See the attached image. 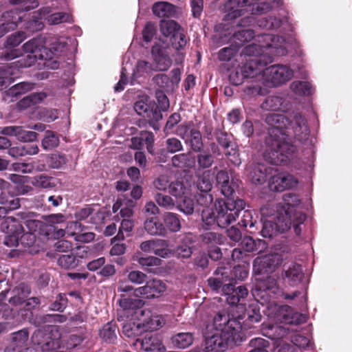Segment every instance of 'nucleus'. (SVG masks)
Returning <instances> with one entry per match:
<instances>
[{
	"mask_svg": "<svg viewBox=\"0 0 352 352\" xmlns=\"http://www.w3.org/2000/svg\"><path fill=\"white\" fill-rule=\"evenodd\" d=\"M245 206V201L240 199H228L227 201L216 200L214 207L217 213V225L220 228H226L236 220Z\"/></svg>",
	"mask_w": 352,
	"mask_h": 352,
	"instance_id": "nucleus-4",
	"label": "nucleus"
},
{
	"mask_svg": "<svg viewBox=\"0 0 352 352\" xmlns=\"http://www.w3.org/2000/svg\"><path fill=\"white\" fill-rule=\"evenodd\" d=\"M140 343L142 348L146 352L166 351V348L157 334H146Z\"/></svg>",
	"mask_w": 352,
	"mask_h": 352,
	"instance_id": "nucleus-24",
	"label": "nucleus"
},
{
	"mask_svg": "<svg viewBox=\"0 0 352 352\" xmlns=\"http://www.w3.org/2000/svg\"><path fill=\"white\" fill-rule=\"evenodd\" d=\"M47 21L50 25H57L61 23L71 22L72 16L68 13L57 12L49 15L47 17Z\"/></svg>",
	"mask_w": 352,
	"mask_h": 352,
	"instance_id": "nucleus-56",
	"label": "nucleus"
},
{
	"mask_svg": "<svg viewBox=\"0 0 352 352\" xmlns=\"http://www.w3.org/2000/svg\"><path fill=\"white\" fill-rule=\"evenodd\" d=\"M241 245L243 250L248 252H260L265 248L266 245L264 241H254L252 237H244L241 241Z\"/></svg>",
	"mask_w": 352,
	"mask_h": 352,
	"instance_id": "nucleus-36",
	"label": "nucleus"
},
{
	"mask_svg": "<svg viewBox=\"0 0 352 352\" xmlns=\"http://www.w3.org/2000/svg\"><path fill=\"white\" fill-rule=\"evenodd\" d=\"M135 261L142 266V267H148L159 266L162 263V260L155 256H137Z\"/></svg>",
	"mask_w": 352,
	"mask_h": 352,
	"instance_id": "nucleus-58",
	"label": "nucleus"
},
{
	"mask_svg": "<svg viewBox=\"0 0 352 352\" xmlns=\"http://www.w3.org/2000/svg\"><path fill=\"white\" fill-rule=\"evenodd\" d=\"M119 305L124 311L135 310L143 305V302L140 299L122 298L119 300Z\"/></svg>",
	"mask_w": 352,
	"mask_h": 352,
	"instance_id": "nucleus-54",
	"label": "nucleus"
},
{
	"mask_svg": "<svg viewBox=\"0 0 352 352\" xmlns=\"http://www.w3.org/2000/svg\"><path fill=\"white\" fill-rule=\"evenodd\" d=\"M140 248L144 252L154 254L162 258L168 257L170 254L166 241L163 239H155L143 241Z\"/></svg>",
	"mask_w": 352,
	"mask_h": 352,
	"instance_id": "nucleus-21",
	"label": "nucleus"
},
{
	"mask_svg": "<svg viewBox=\"0 0 352 352\" xmlns=\"http://www.w3.org/2000/svg\"><path fill=\"white\" fill-rule=\"evenodd\" d=\"M203 352H223L241 342V324L225 313H218L206 327Z\"/></svg>",
	"mask_w": 352,
	"mask_h": 352,
	"instance_id": "nucleus-3",
	"label": "nucleus"
},
{
	"mask_svg": "<svg viewBox=\"0 0 352 352\" xmlns=\"http://www.w3.org/2000/svg\"><path fill=\"white\" fill-rule=\"evenodd\" d=\"M171 340L175 347L186 349L192 344L194 336L191 333H179L173 336Z\"/></svg>",
	"mask_w": 352,
	"mask_h": 352,
	"instance_id": "nucleus-35",
	"label": "nucleus"
},
{
	"mask_svg": "<svg viewBox=\"0 0 352 352\" xmlns=\"http://www.w3.org/2000/svg\"><path fill=\"white\" fill-rule=\"evenodd\" d=\"M144 228L151 235H164L166 232L164 225L156 218L146 219L144 222Z\"/></svg>",
	"mask_w": 352,
	"mask_h": 352,
	"instance_id": "nucleus-37",
	"label": "nucleus"
},
{
	"mask_svg": "<svg viewBox=\"0 0 352 352\" xmlns=\"http://www.w3.org/2000/svg\"><path fill=\"white\" fill-rule=\"evenodd\" d=\"M134 226L133 221L130 219H124L118 230L117 235L111 239L112 243L115 241L124 240L126 236L130 235Z\"/></svg>",
	"mask_w": 352,
	"mask_h": 352,
	"instance_id": "nucleus-40",
	"label": "nucleus"
},
{
	"mask_svg": "<svg viewBox=\"0 0 352 352\" xmlns=\"http://www.w3.org/2000/svg\"><path fill=\"white\" fill-rule=\"evenodd\" d=\"M265 305L267 306L268 317L276 323L297 324L306 322L305 315L294 312L288 305H278L272 301Z\"/></svg>",
	"mask_w": 352,
	"mask_h": 352,
	"instance_id": "nucleus-6",
	"label": "nucleus"
},
{
	"mask_svg": "<svg viewBox=\"0 0 352 352\" xmlns=\"http://www.w3.org/2000/svg\"><path fill=\"white\" fill-rule=\"evenodd\" d=\"M303 272L301 266L292 263L285 272V279L292 286L297 285L303 278Z\"/></svg>",
	"mask_w": 352,
	"mask_h": 352,
	"instance_id": "nucleus-27",
	"label": "nucleus"
},
{
	"mask_svg": "<svg viewBox=\"0 0 352 352\" xmlns=\"http://www.w3.org/2000/svg\"><path fill=\"white\" fill-rule=\"evenodd\" d=\"M269 173L268 168L264 164H257L250 170V178L252 183L260 184L263 183Z\"/></svg>",
	"mask_w": 352,
	"mask_h": 352,
	"instance_id": "nucleus-31",
	"label": "nucleus"
},
{
	"mask_svg": "<svg viewBox=\"0 0 352 352\" xmlns=\"http://www.w3.org/2000/svg\"><path fill=\"white\" fill-rule=\"evenodd\" d=\"M166 290V285L162 280L153 278L146 281L145 285L135 289L134 296L152 299L160 297Z\"/></svg>",
	"mask_w": 352,
	"mask_h": 352,
	"instance_id": "nucleus-11",
	"label": "nucleus"
},
{
	"mask_svg": "<svg viewBox=\"0 0 352 352\" xmlns=\"http://www.w3.org/2000/svg\"><path fill=\"white\" fill-rule=\"evenodd\" d=\"M201 219L204 223V226H207L205 228L206 229H208V227L217 223V213L216 212L215 207L205 208L201 212Z\"/></svg>",
	"mask_w": 352,
	"mask_h": 352,
	"instance_id": "nucleus-47",
	"label": "nucleus"
},
{
	"mask_svg": "<svg viewBox=\"0 0 352 352\" xmlns=\"http://www.w3.org/2000/svg\"><path fill=\"white\" fill-rule=\"evenodd\" d=\"M175 252L179 257L188 258L192 254V240L190 236H185L182 243L178 245Z\"/></svg>",
	"mask_w": 352,
	"mask_h": 352,
	"instance_id": "nucleus-39",
	"label": "nucleus"
},
{
	"mask_svg": "<svg viewBox=\"0 0 352 352\" xmlns=\"http://www.w3.org/2000/svg\"><path fill=\"white\" fill-rule=\"evenodd\" d=\"M16 14L15 11H10L3 14V18L6 22L0 25V38L16 28L18 22L21 20V16Z\"/></svg>",
	"mask_w": 352,
	"mask_h": 352,
	"instance_id": "nucleus-26",
	"label": "nucleus"
},
{
	"mask_svg": "<svg viewBox=\"0 0 352 352\" xmlns=\"http://www.w3.org/2000/svg\"><path fill=\"white\" fill-rule=\"evenodd\" d=\"M258 44L252 43L245 48L244 53L254 56L241 67V75L244 78H256L263 80V68L273 60L274 56H284L287 54V42L282 37L272 34H261L256 38Z\"/></svg>",
	"mask_w": 352,
	"mask_h": 352,
	"instance_id": "nucleus-1",
	"label": "nucleus"
},
{
	"mask_svg": "<svg viewBox=\"0 0 352 352\" xmlns=\"http://www.w3.org/2000/svg\"><path fill=\"white\" fill-rule=\"evenodd\" d=\"M254 36V32L250 29H243L234 34V39L239 41V45L251 41Z\"/></svg>",
	"mask_w": 352,
	"mask_h": 352,
	"instance_id": "nucleus-61",
	"label": "nucleus"
},
{
	"mask_svg": "<svg viewBox=\"0 0 352 352\" xmlns=\"http://www.w3.org/2000/svg\"><path fill=\"white\" fill-rule=\"evenodd\" d=\"M166 151L170 153L183 150V145L179 140L176 138H170L166 141Z\"/></svg>",
	"mask_w": 352,
	"mask_h": 352,
	"instance_id": "nucleus-62",
	"label": "nucleus"
},
{
	"mask_svg": "<svg viewBox=\"0 0 352 352\" xmlns=\"http://www.w3.org/2000/svg\"><path fill=\"white\" fill-rule=\"evenodd\" d=\"M45 98L46 94L44 92L31 94L21 100L17 106L21 109H25L40 103Z\"/></svg>",
	"mask_w": 352,
	"mask_h": 352,
	"instance_id": "nucleus-33",
	"label": "nucleus"
},
{
	"mask_svg": "<svg viewBox=\"0 0 352 352\" xmlns=\"http://www.w3.org/2000/svg\"><path fill=\"white\" fill-rule=\"evenodd\" d=\"M261 107L268 111H280L283 109V98L279 96H271L267 97L262 104Z\"/></svg>",
	"mask_w": 352,
	"mask_h": 352,
	"instance_id": "nucleus-46",
	"label": "nucleus"
},
{
	"mask_svg": "<svg viewBox=\"0 0 352 352\" xmlns=\"http://www.w3.org/2000/svg\"><path fill=\"white\" fill-rule=\"evenodd\" d=\"M169 193L177 199L182 198L183 196L188 194V188L179 181L172 182L169 185Z\"/></svg>",
	"mask_w": 352,
	"mask_h": 352,
	"instance_id": "nucleus-48",
	"label": "nucleus"
},
{
	"mask_svg": "<svg viewBox=\"0 0 352 352\" xmlns=\"http://www.w3.org/2000/svg\"><path fill=\"white\" fill-rule=\"evenodd\" d=\"M33 87V84L27 82L18 83L6 91L3 99L7 100L10 98V100L14 101V98H16L18 96L32 89Z\"/></svg>",
	"mask_w": 352,
	"mask_h": 352,
	"instance_id": "nucleus-29",
	"label": "nucleus"
},
{
	"mask_svg": "<svg viewBox=\"0 0 352 352\" xmlns=\"http://www.w3.org/2000/svg\"><path fill=\"white\" fill-rule=\"evenodd\" d=\"M16 138L23 142H34L37 140L38 134L34 131H26L23 126H19Z\"/></svg>",
	"mask_w": 352,
	"mask_h": 352,
	"instance_id": "nucleus-55",
	"label": "nucleus"
},
{
	"mask_svg": "<svg viewBox=\"0 0 352 352\" xmlns=\"http://www.w3.org/2000/svg\"><path fill=\"white\" fill-rule=\"evenodd\" d=\"M31 184L36 188L52 189L56 186V179L45 175H39L31 179Z\"/></svg>",
	"mask_w": 352,
	"mask_h": 352,
	"instance_id": "nucleus-34",
	"label": "nucleus"
},
{
	"mask_svg": "<svg viewBox=\"0 0 352 352\" xmlns=\"http://www.w3.org/2000/svg\"><path fill=\"white\" fill-rule=\"evenodd\" d=\"M258 25L265 29H276L278 28L281 21L276 17L269 16V18H262L258 20Z\"/></svg>",
	"mask_w": 352,
	"mask_h": 352,
	"instance_id": "nucleus-59",
	"label": "nucleus"
},
{
	"mask_svg": "<svg viewBox=\"0 0 352 352\" xmlns=\"http://www.w3.org/2000/svg\"><path fill=\"white\" fill-rule=\"evenodd\" d=\"M115 324L107 323L100 331V336L105 342L113 343L117 338Z\"/></svg>",
	"mask_w": 352,
	"mask_h": 352,
	"instance_id": "nucleus-45",
	"label": "nucleus"
},
{
	"mask_svg": "<svg viewBox=\"0 0 352 352\" xmlns=\"http://www.w3.org/2000/svg\"><path fill=\"white\" fill-rule=\"evenodd\" d=\"M196 182L197 188L202 192H210L213 185V173L208 170L202 173L197 174Z\"/></svg>",
	"mask_w": 352,
	"mask_h": 352,
	"instance_id": "nucleus-28",
	"label": "nucleus"
},
{
	"mask_svg": "<svg viewBox=\"0 0 352 352\" xmlns=\"http://www.w3.org/2000/svg\"><path fill=\"white\" fill-rule=\"evenodd\" d=\"M183 199L177 202L176 208L185 214H192L194 212L195 203L193 199L188 197V195L183 196Z\"/></svg>",
	"mask_w": 352,
	"mask_h": 352,
	"instance_id": "nucleus-49",
	"label": "nucleus"
},
{
	"mask_svg": "<svg viewBox=\"0 0 352 352\" xmlns=\"http://www.w3.org/2000/svg\"><path fill=\"white\" fill-rule=\"evenodd\" d=\"M153 71H156V69L153 63L146 60H139L136 65L135 74L137 76H141Z\"/></svg>",
	"mask_w": 352,
	"mask_h": 352,
	"instance_id": "nucleus-57",
	"label": "nucleus"
},
{
	"mask_svg": "<svg viewBox=\"0 0 352 352\" xmlns=\"http://www.w3.org/2000/svg\"><path fill=\"white\" fill-rule=\"evenodd\" d=\"M59 144L58 136L52 131H47L45 136L42 140V146L45 150H51L56 147Z\"/></svg>",
	"mask_w": 352,
	"mask_h": 352,
	"instance_id": "nucleus-53",
	"label": "nucleus"
},
{
	"mask_svg": "<svg viewBox=\"0 0 352 352\" xmlns=\"http://www.w3.org/2000/svg\"><path fill=\"white\" fill-rule=\"evenodd\" d=\"M222 294L227 296L226 301L228 304L236 305L248 296V291L244 286L234 288L232 284H227L223 287Z\"/></svg>",
	"mask_w": 352,
	"mask_h": 352,
	"instance_id": "nucleus-23",
	"label": "nucleus"
},
{
	"mask_svg": "<svg viewBox=\"0 0 352 352\" xmlns=\"http://www.w3.org/2000/svg\"><path fill=\"white\" fill-rule=\"evenodd\" d=\"M138 322L140 324L142 330L144 331H155L162 327L164 324L162 317L153 313L148 309H144L140 311H136Z\"/></svg>",
	"mask_w": 352,
	"mask_h": 352,
	"instance_id": "nucleus-13",
	"label": "nucleus"
},
{
	"mask_svg": "<svg viewBox=\"0 0 352 352\" xmlns=\"http://www.w3.org/2000/svg\"><path fill=\"white\" fill-rule=\"evenodd\" d=\"M283 205L278 204L276 206V213L292 220V217L299 212L296 210V208L300 205V199L298 195L288 193L283 196Z\"/></svg>",
	"mask_w": 352,
	"mask_h": 352,
	"instance_id": "nucleus-20",
	"label": "nucleus"
},
{
	"mask_svg": "<svg viewBox=\"0 0 352 352\" xmlns=\"http://www.w3.org/2000/svg\"><path fill=\"white\" fill-rule=\"evenodd\" d=\"M153 14L160 17H170L175 13V7L171 3L164 1L155 3L152 7Z\"/></svg>",
	"mask_w": 352,
	"mask_h": 352,
	"instance_id": "nucleus-30",
	"label": "nucleus"
},
{
	"mask_svg": "<svg viewBox=\"0 0 352 352\" xmlns=\"http://www.w3.org/2000/svg\"><path fill=\"white\" fill-rule=\"evenodd\" d=\"M265 122L270 128L265 141V160L275 165L287 163L296 151L285 132L288 120L283 114L269 113L265 117Z\"/></svg>",
	"mask_w": 352,
	"mask_h": 352,
	"instance_id": "nucleus-2",
	"label": "nucleus"
},
{
	"mask_svg": "<svg viewBox=\"0 0 352 352\" xmlns=\"http://www.w3.org/2000/svg\"><path fill=\"white\" fill-rule=\"evenodd\" d=\"M230 270L224 267H218L213 273V276L208 279L210 287L217 292L222 294L224 285L228 284L232 278L230 277Z\"/></svg>",
	"mask_w": 352,
	"mask_h": 352,
	"instance_id": "nucleus-22",
	"label": "nucleus"
},
{
	"mask_svg": "<svg viewBox=\"0 0 352 352\" xmlns=\"http://www.w3.org/2000/svg\"><path fill=\"white\" fill-rule=\"evenodd\" d=\"M289 127H286V134L292 133L290 131H292L294 138L300 141H306L309 135V129L307 125L306 120L300 115L295 116L294 120L289 123Z\"/></svg>",
	"mask_w": 352,
	"mask_h": 352,
	"instance_id": "nucleus-18",
	"label": "nucleus"
},
{
	"mask_svg": "<svg viewBox=\"0 0 352 352\" xmlns=\"http://www.w3.org/2000/svg\"><path fill=\"white\" fill-rule=\"evenodd\" d=\"M298 184V180L292 175L278 173L272 175L269 180V188L272 191L282 192L292 188Z\"/></svg>",
	"mask_w": 352,
	"mask_h": 352,
	"instance_id": "nucleus-19",
	"label": "nucleus"
},
{
	"mask_svg": "<svg viewBox=\"0 0 352 352\" xmlns=\"http://www.w3.org/2000/svg\"><path fill=\"white\" fill-rule=\"evenodd\" d=\"M134 109L140 116L152 121H158L162 118L156 104L147 96L139 98L134 104Z\"/></svg>",
	"mask_w": 352,
	"mask_h": 352,
	"instance_id": "nucleus-12",
	"label": "nucleus"
},
{
	"mask_svg": "<svg viewBox=\"0 0 352 352\" xmlns=\"http://www.w3.org/2000/svg\"><path fill=\"white\" fill-rule=\"evenodd\" d=\"M237 51L238 47L236 46L224 47L219 52V59L221 61H229Z\"/></svg>",
	"mask_w": 352,
	"mask_h": 352,
	"instance_id": "nucleus-64",
	"label": "nucleus"
},
{
	"mask_svg": "<svg viewBox=\"0 0 352 352\" xmlns=\"http://www.w3.org/2000/svg\"><path fill=\"white\" fill-rule=\"evenodd\" d=\"M13 292L14 296L10 299V302L14 305H20L27 302L30 289L27 285L21 284L13 290Z\"/></svg>",
	"mask_w": 352,
	"mask_h": 352,
	"instance_id": "nucleus-32",
	"label": "nucleus"
},
{
	"mask_svg": "<svg viewBox=\"0 0 352 352\" xmlns=\"http://www.w3.org/2000/svg\"><path fill=\"white\" fill-rule=\"evenodd\" d=\"M294 75L293 71L286 65H274L263 68V80L271 82L274 86H278L289 80Z\"/></svg>",
	"mask_w": 352,
	"mask_h": 352,
	"instance_id": "nucleus-8",
	"label": "nucleus"
},
{
	"mask_svg": "<svg viewBox=\"0 0 352 352\" xmlns=\"http://www.w3.org/2000/svg\"><path fill=\"white\" fill-rule=\"evenodd\" d=\"M32 341L37 346V352H64L59 346L58 340L51 338L50 333L36 331L32 336Z\"/></svg>",
	"mask_w": 352,
	"mask_h": 352,
	"instance_id": "nucleus-14",
	"label": "nucleus"
},
{
	"mask_svg": "<svg viewBox=\"0 0 352 352\" xmlns=\"http://www.w3.org/2000/svg\"><path fill=\"white\" fill-rule=\"evenodd\" d=\"M138 322H129L123 324L122 331L123 333L129 337H135L143 332Z\"/></svg>",
	"mask_w": 352,
	"mask_h": 352,
	"instance_id": "nucleus-51",
	"label": "nucleus"
},
{
	"mask_svg": "<svg viewBox=\"0 0 352 352\" xmlns=\"http://www.w3.org/2000/svg\"><path fill=\"white\" fill-rule=\"evenodd\" d=\"M0 230L8 234L4 243L7 246L19 245V237L24 232L21 223L14 217H7L0 224Z\"/></svg>",
	"mask_w": 352,
	"mask_h": 352,
	"instance_id": "nucleus-9",
	"label": "nucleus"
},
{
	"mask_svg": "<svg viewBox=\"0 0 352 352\" xmlns=\"http://www.w3.org/2000/svg\"><path fill=\"white\" fill-rule=\"evenodd\" d=\"M39 151L36 144L18 145L9 148L8 153L12 157H24L36 155Z\"/></svg>",
	"mask_w": 352,
	"mask_h": 352,
	"instance_id": "nucleus-25",
	"label": "nucleus"
},
{
	"mask_svg": "<svg viewBox=\"0 0 352 352\" xmlns=\"http://www.w3.org/2000/svg\"><path fill=\"white\" fill-rule=\"evenodd\" d=\"M258 0H230L226 4L228 13V19H233L242 14V12H250L252 14H262L270 10L268 3H258Z\"/></svg>",
	"mask_w": 352,
	"mask_h": 352,
	"instance_id": "nucleus-5",
	"label": "nucleus"
},
{
	"mask_svg": "<svg viewBox=\"0 0 352 352\" xmlns=\"http://www.w3.org/2000/svg\"><path fill=\"white\" fill-rule=\"evenodd\" d=\"M177 134L190 146L195 152H200L204 148L202 136L193 123L188 122L180 124L177 129Z\"/></svg>",
	"mask_w": 352,
	"mask_h": 352,
	"instance_id": "nucleus-7",
	"label": "nucleus"
},
{
	"mask_svg": "<svg viewBox=\"0 0 352 352\" xmlns=\"http://www.w3.org/2000/svg\"><path fill=\"white\" fill-rule=\"evenodd\" d=\"M28 337L29 333L26 329L18 331L12 335V343L23 349H25L26 352H36V349L33 348H25Z\"/></svg>",
	"mask_w": 352,
	"mask_h": 352,
	"instance_id": "nucleus-38",
	"label": "nucleus"
},
{
	"mask_svg": "<svg viewBox=\"0 0 352 352\" xmlns=\"http://www.w3.org/2000/svg\"><path fill=\"white\" fill-rule=\"evenodd\" d=\"M164 222L171 232H178L181 229V223L179 217L173 212H165L164 214Z\"/></svg>",
	"mask_w": 352,
	"mask_h": 352,
	"instance_id": "nucleus-43",
	"label": "nucleus"
},
{
	"mask_svg": "<svg viewBox=\"0 0 352 352\" xmlns=\"http://www.w3.org/2000/svg\"><path fill=\"white\" fill-rule=\"evenodd\" d=\"M25 52L28 53L27 58L29 59L28 66L33 64L37 59L46 58L47 49L44 47L43 41L41 38H33L23 45Z\"/></svg>",
	"mask_w": 352,
	"mask_h": 352,
	"instance_id": "nucleus-17",
	"label": "nucleus"
},
{
	"mask_svg": "<svg viewBox=\"0 0 352 352\" xmlns=\"http://www.w3.org/2000/svg\"><path fill=\"white\" fill-rule=\"evenodd\" d=\"M279 256L278 254H267L254 261V265H258L263 270L272 268L278 264Z\"/></svg>",
	"mask_w": 352,
	"mask_h": 352,
	"instance_id": "nucleus-41",
	"label": "nucleus"
},
{
	"mask_svg": "<svg viewBox=\"0 0 352 352\" xmlns=\"http://www.w3.org/2000/svg\"><path fill=\"white\" fill-rule=\"evenodd\" d=\"M213 163V156L210 153H201L197 155V164L200 168H208Z\"/></svg>",
	"mask_w": 352,
	"mask_h": 352,
	"instance_id": "nucleus-63",
	"label": "nucleus"
},
{
	"mask_svg": "<svg viewBox=\"0 0 352 352\" xmlns=\"http://www.w3.org/2000/svg\"><path fill=\"white\" fill-rule=\"evenodd\" d=\"M58 263L65 269H73L78 266V260L73 254H64L58 258Z\"/></svg>",
	"mask_w": 352,
	"mask_h": 352,
	"instance_id": "nucleus-52",
	"label": "nucleus"
},
{
	"mask_svg": "<svg viewBox=\"0 0 352 352\" xmlns=\"http://www.w3.org/2000/svg\"><path fill=\"white\" fill-rule=\"evenodd\" d=\"M181 29L180 26L173 20H162L160 22V31L165 36H172Z\"/></svg>",
	"mask_w": 352,
	"mask_h": 352,
	"instance_id": "nucleus-44",
	"label": "nucleus"
},
{
	"mask_svg": "<svg viewBox=\"0 0 352 352\" xmlns=\"http://www.w3.org/2000/svg\"><path fill=\"white\" fill-rule=\"evenodd\" d=\"M291 89L299 96H309L314 92L311 85L306 81H294L291 84Z\"/></svg>",
	"mask_w": 352,
	"mask_h": 352,
	"instance_id": "nucleus-42",
	"label": "nucleus"
},
{
	"mask_svg": "<svg viewBox=\"0 0 352 352\" xmlns=\"http://www.w3.org/2000/svg\"><path fill=\"white\" fill-rule=\"evenodd\" d=\"M155 200L160 207L166 210H173L177 206L173 198L167 195L157 193Z\"/></svg>",
	"mask_w": 352,
	"mask_h": 352,
	"instance_id": "nucleus-50",
	"label": "nucleus"
},
{
	"mask_svg": "<svg viewBox=\"0 0 352 352\" xmlns=\"http://www.w3.org/2000/svg\"><path fill=\"white\" fill-rule=\"evenodd\" d=\"M276 222L271 220H266L263 221V228L261 230V235L265 238H270L275 235L277 232H284L291 228V219L285 218L277 213L276 217Z\"/></svg>",
	"mask_w": 352,
	"mask_h": 352,
	"instance_id": "nucleus-15",
	"label": "nucleus"
},
{
	"mask_svg": "<svg viewBox=\"0 0 352 352\" xmlns=\"http://www.w3.org/2000/svg\"><path fill=\"white\" fill-rule=\"evenodd\" d=\"M153 65L156 71H166L172 65L168 48L160 44H155L151 49Z\"/></svg>",
	"mask_w": 352,
	"mask_h": 352,
	"instance_id": "nucleus-16",
	"label": "nucleus"
},
{
	"mask_svg": "<svg viewBox=\"0 0 352 352\" xmlns=\"http://www.w3.org/2000/svg\"><path fill=\"white\" fill-rule=\"evenodd\" d=\"M258 303L261 304L257 301L256 303L251 304L247 309L248 319L252 322H258L261 319Z\"/></svg>",
	"mask_w": 352,
	"mask_h": 352,
	"instance_id": "nucleus-60",
	"label": "nucleus"
},
{
	"mask_svg": "<svg viewBox=\"0 0 352 352\" xmlns=\"http://www.w3.org/2000/svg\"><path fill=\"white\" fill-rule=\"evenodd\" d=\"M276 289V280L274 277L269 276L264 280L257 281L253 296L256 300L261 302L262 306L270 302L271 294H274Z\"/></svg>",
	"mask_w": 352,
	"mask_h": 352,
	"instance_id": "nucleus-10",
	"label": "nucleus"
}]
</instances>
